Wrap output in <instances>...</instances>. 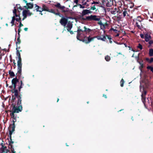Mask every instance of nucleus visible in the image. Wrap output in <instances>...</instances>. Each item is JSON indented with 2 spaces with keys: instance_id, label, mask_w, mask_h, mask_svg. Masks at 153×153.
Returning <instances> with one entry per match:
<instances>
[{
  "instance_id": "obj_18",
  "label": "nucleus",
  "mask_w": 153,
  "mask_h": 153,
  "mask_svg": "<svg viewBox=\"0 0 153 153\" xmlns=\"http://www.w3.org/2000/svg\"><path fill=\"white\" fill-rule=\"evenodd\" d=\"M42 8H41V10L42 11L43 10L45 11H47V10H48V8L45 4H42Z\"/></svg>"
},
{
  "instance_id": "obj_13",
  "label": "nucleus",
  "mask_w": 153,
  "mask_h": 153,
  "mask_svg": "<svg viewBox=\"0 0 153 153\" xmlns=\"http://www.w3.org/2000/svg\"><path fill=\"white\" fill-rule=\"evenodd\" d=\"M29 13V10H25L23 11L22 12L23 16V18L22 19V20H24L27 17V15L28 14V13Z\"/></svg>"
},
{
  "instance_id": "obj_32",
  "label": "nucleus",
  "mask_w": 153,
  "mask_h": 153,
  "mask_svg": "<svg viewBox=\"0 0 153 153\" xmlns=\"http://www.w3.org/2000/svg\"><path fill=\"white\" fill-rule=\"evenodd\" d=\"M92 6H91L90 9L92 10H94L96 9V8L95 7L96 6V5L94 4V5H91Z\"/></svg>"
},
{
  "instance_id": "obj_7",
  "label": "nucleus",
  "mask_w": 153,
  "mask_h": 153,
  "mask_svg": "<svg viewBox=\"0 0 153 153\" xmlns=\"http://www.w3.org/2000/svg\"><path fill=\"white\" fill-rule=\"evenodd\" d=\"M80 27H78L77 30V36L79 38H82V35H84L83 34V30L81 29Z\"/></svg>"
},
{
  "instance_id": "obj_57",
  "label": "nucleus",
  "mask_w": 153,
  "mask_h": 153,
  "mask_svg": "<svg viewBox=\"0 0 153 153\" xmlns=\"http://www.w3.org/2000/svg\"><path fill=\"white\" fill-rule=\"evenodd\" d=\"M103 96L105 97V98H107V97L106 95H105V94H103Z\"/></svg>"
},
{
  "instance_id": "obj_58",
  "label": "nucleus",
  "mask_w": 153,
  "mask_h": 153,
  "mask_svg": "<svg viewBox=\"0 0 153 153\" xmlns=\"http://www.w3.org/2000/svg\"><path fill=\"white\" fill-rule=\"evenodd\" d=\"M24 30L25 31H27V30L28 28H27L26 27L24 29Z\"/></svg>"
},
{
  "instance_id": "obj_17",
  "label": "nucleus",
  "mask_w": 153,
  "mask_h": 153,
  "mask_svg": "<svg viewBox=\"0 0 153 153\" xmlns=\"http://www.w3.org/2000/svg\"><path fill=\"white\" fill-rule=\"evenodd\" d=\"M47 11H48L49 12H51V13H53L56 15L60 16V14L58 13H56L55 12V11L54 10H53V9L49 10V9H48V10H47Z\"/></svg>"
},
{
  "instance_id": "obj_37",
  "label": "nucleus",
  "mask_w": 153,
  "mask_h": 153,
  "mask_svg": "<svg viewBox=\"0 0 153 153\" xmlns=\"http://www.w3.org/2000/svg\"><path fill=\"white\" fill-rule=\"evenodd\" d=\"M123 14L124 17L125 16L128 14L127 12L126 9L123 12Z\"/></svg>"
},
{
  "instance_id": "obj_26",
  "label": "nucleus",
  "mask_w": 153,
  "mask_h": 153,
  "mask_svg": "<svg viewBox=\"0 0 153 153\" xmlns=\"http://www.w3.org/2000/svg\"><path fill=\"white\" fill-rule=\"evenodd\" d=\"M15 113V112H13V111H12V110L11 112L10 113V114L11 115V116L12 118H14V121H16V120L15 118L14 117V113Z\"/></svg>"
},
{
  "instance_id": "obj_55",
  "label": "nucleus",
  "mask_w": 153,
  "mask_h": 153,
  "mask_svg": "<svg viewBox=\"0 0 153 153\" xmlns=\"http://www.w3.org/2000/svg\"><path fill=\"white\" fill-rule=\"evenodd\" d=\"M138 62L139 63V64L140 65V64H143V61L142 60H141V61H138V60H137Z\"/></svg>"
},
{
  "instance_id": "obj_8",
  "label": "nucleus",
  "mask_w": 153,
  "mask_h": 153,
  "mask_svg": "<svg viewBox=\"0 0 153 153\" xmlns=\"http://www.w3.org/2000/svg\"><path fill=\"white\" fill-rule=\"evenodd\" d=\"M69 17L65 18L63 17L60 21V23L61 25L63 26H65L68 22V19Z\"/></svg>"
},
{
  "instance_id": "obj_16",
  "label": "nucleus",
  "mask_w": 153,
  "mask_h": 153,
  "mask_svg": "<svg viewBox=\"0 0 153 153\" xmlns=\"http://www.w3.org/2000/svg\"><path fill=\"white\" fill-rule=\"evenodd\" d=\"M83 30L84 34L85 32H86L87 33H89L92 30L90 29L87 28L85 26H84Z\"/></svg>"
},
{
  "instance_id": "obj_21",
  "label": "nucleus",
  "mask_w": 153,
  "mask_h": 153,
  "mask_svg": "<svg viewBox=\"0 0 153 153\" xmlns=\"http://www.w3.org/2000/svg\"><path fill=\"white\" fill-rule=\"evenodd\" d=\"M26 5L27 6L28 8L29 9H31L33 7V4L30 3H27Z\"/></svg>"
},
{
  "instance_id": "obj_5",
  "label": "nucleus",
  "mask_w": 153,
  "mask_h": 153,
  "mask_svg": "<svg viewBox=\"0 0 153 153\" xmlns=\"http://www.w3.org/2000/svg\"><path fill=\"white\" fill-rule=\"evenodd\" d=\"M55 6L61 10L63 12L65 13L68 12V9H64L65 8V7L64 6L61 5L59 3H57L55 5Z\"/></svg>"
},
{
  "instance_id": "obj_60",
  "label": "nucleus",
  "mask_w": 153,
  "mask_h": 153,
  "mask_svg": "<svg viewBox=\"0 0 153 153\" xmlns=\"http://www.w3.org/2000/svg\"><path fill=\"white\" fill-rule=\"evenodd\" d=\"M131 50L134 52L135 51L134 50L133 48H131Z\"/></svg>"
},
{
  "instance_id": "obj_64",
  "label": "nucleus",
  "mask_w": 153,
  "mask_h": 153,
  "mask_svg": "<svg viewBox=\"0 0 153 153\" xmlns=\"http://www.w3.org/2000/svg\"><path fill=\"white\" fill-rule=\"evenodd\" d=\"M12 153H15L16 152L14 151V150H12Z\"/></svg>"
},
{
  "instance_id": "obj_2",
  "label": "nucleus",
  "mask_w": 153,
  "mask_h": 153,
  "mask_svg": "<svg viewBox=\"0 0 153 153\" xmlns=\"http://www.w3.org/2000/svg\"><path fill=\"white\" fill-rule=\"evenodd\" d=\"M96 38V36L94 37H90V36L88 37H86L85 35H82V38H79V37L77 36V39L80 41H82L83 42H84L86 44H88L90 43L91 42L93 41L94 39Z\"/></svg>"
},
{
  "instance_id": "obj_63",
  "label": "nucleus",
  "mask_w": 153,
  "mask_h": 153,
  "mask_svg": "<svg viewBox=\"0 0 153 153\" xmlns=\"http://www.w3.org/2000/svg\"><path fill=\"white\" fill-rule=\"evenodd\" d=\"M128 47L129 48V50H131V47L130 46H128Z\"/></svg>"
},
{
  "instance_id": "obj_40",
  "label": "nucleus",
  "mask_w": 153,
  "mask_h": 153,
  "mask_svg": "<svg viewBox=\"0 0 153 153\" xmlns=\"http://www.w3.org/2000/svg\"><path fill=\"white\" fill-rule=\"evenodd\" d=\"M112 30H113L114 32L117 31V30L116 29H114L113 28H111L109 30V32H110Z\"/></svg>"
},
{
  "instance_id": "obj_43",
  "label": "nucleus",
  "mask_w": 153,
  "mask_h": 153,
  "mask_svg": "<svg viewBox=\"0 0 153 153\" xmlns=\"http://www.w3.org/2000/svg\"><path fill=\"white\" fill-rule=\"evenodd\" d=\"M20 40L19 39V37L17 39V42H16V44H20Z\"/></svg>"
},
{
  "instance_id": "obj_22",
  "label": "nucleus",
  "mask_w": 153,
  "mask_h": 153,
  "mask_svg": "<svg viewBox=\"0 0 153 153\" xmlns=\"http://www.w3.org/2000/svg\"><path fill=\"white\" fill-rule=\"evenodd\" d=\"M36 10L37 11L41 12V8L36 4L35 5Z\"/></svg>"
},
{
  "instance_id": "obj_59",
  "label": "nucleus",
  "mask_w": 153,
  "mask_h": 153,
  "mask_svg": "<svg viewBox=\"0 0 153 153\" xmlns=\"http://www.w3.org/2000/svg\"><path fill=\"white\" fill-rule=\"evenodd\" d=\"M17 5V7H18V6H19V8H20L21 9V7L20 6L19 4H18V5Z\"/></svg>"
},
{
  "instance_id": "obj_45",
  "label": "nucleus",
  "mask_w": 153,
  "mask_h": 153,
  "mask_svg": "<svg viewBox=\"0 0 153 153\" xmlns=\"http://www.w3.org/2000/svg\"><path fill=\"white\" fill-rule=\"evenodd\" d=\"M148 42H149V44L150 45H151L153 43V40H150Z\"/></svg>"
},
{
  "instance_id": "obj_4",
  "label": "nucleus",
  "mask_w": 153,
  "mask_h": 153,
  "mask_svg": "<svg viewBox=\"0 0 153 153\" xmlns=\"http://www.w3.org/2000/svg\"><path fill=\"white\" fill-rule=\"evenodd\" d=\"M13 93L14 94V96H16L17 99V103L18 104H21V97L20 95L18 94L17 90L14 89V90L13 92Z\"/></svg>"
},
{
  "instance_id": "obj_12",
  "label": "nucleus",
  "mask_w": 153,
  "mask_h": 153,
  "mask_svg": "<svg viewBox=\"0 0 153 153\" xmlns=\"http://www.w3.org/2000/svg\"><path fill=\"white\" fill-rule=\"evenodd\" d=\"M9 152L7 147L3 146L1 148L0 153H8Z\"/></svg>"
},
{
  "instance_id": "obj_14",
  "label": "nucleus",
  "mask_w": 153,
  "mask_h": 153,
  "mask_svg": "<svg viewBox=\"0 0 153 153\" xmlns=\"http://www.w3.org/2000/svg\"><path fill=\"white\" fill-rule=\"evenodd\" d=\"M72 27V24L71 22H69L67 24L66 26L67 30L69 31Z\"/></svg>"
},
{
  "instance_id": "obj_29",
  "label": "nucleus",
  "mask_w": 153,
  "mask_h": 153,
  "mask_svg": "<svg viewBox=\"0 0 153 153\" xmlns=\"http://www.w3.org/2000/svg\"><path fill=\"white\" fill-rule=\"evenodd\" d=\"M124 79L122 78L120 82V85L121 87H123L124 86Z\"/></svg>"
},
{
  "instance_id": "obj_27",
  "label": "nucleus",
  "mask_w": 153,
  "mask_h": 153,
  "mask_svg": "<svg viewBox=\"0 0 153 153\" xmlns=\"http://www.w3.org/2000/svg\"><path fill=\"white\" fill-rule=\"evenodd\" d=\"M78 0H77V7H79L80 8H84L85 6L83 5H81L79 4L78 3Z\"/></svg>"
},
{
  "instance_id": "obj_49",
  "label": "nucleus",
  "mask_w": 153,
  "mask_h": 153,
  "mask_svg": "<svg viewBox=\"0 0 153 153\" xmlns=\"http://www.w3.org/2000/svg\"><path fill=\"white\" fill-rule=\"evenodd\" d=\"M149 63H151L153 62V58L152 57L150 59H149Z\"/></svg>"
},
{
  "instance_id": "obj_39",
  "label": "nucleus",
  "mask_w": 153,
  "mask_h": 153,
  "mask_svg": "<svg viewBox=\"0 0 153 153\" xmlns=\"http://www.w3.org/2000/svg\"><path fill=\"white\" fill-rule=\"evenodd\" d=\"M96 38H97V39L98 40H101L103 41V39L102 38V37L101 36H96Z\"/></svg>"
},
{
  "instance_id": "obj_62",
  "label": "nucleus",
  "mask_w": 153,
  "mask_h": 153,
  "mask_svg": "<svg viewBox=\"0 0 153 153\" xmlns=\"http://www.w3.org/2000/svg\"><path fill=\"white\" fill-rule=\"evenodd\" d=\"M69 32H70V33L71 34H72L73 33V32L72 31H71L70 30V31Z\"/></svg>"
},
{
  "instance_id": "obj_28",
  "label": "nucleus",
  "mask_w": 153,
  "mask_h": 153,
  "mask_svg": "<svg viewBox=\"0 0 153 153\" xmlns=\"http://www.w3.org/2000/svg\"><path fill=\"white\" fill-rule=\"evenodd\" d=\"M15 20V16H13L12 18V20L11 22V23L12 24L11 26H13L14 24Z\"/></svg>"
},
{
  "instance_id": "obj_19",
  "label": "nucleus",
  "mask_w": 153,
  "mask_h": 153,
  "mask_svg": "<svg viewBox=\"0 0 153 153\" xmlns=\"http://www.w3.org/2000/svg\"><path fill=\"white\" fill-rule=\"evenodd\" d=\"M136 25L138 27V28L139 29H140L141 28V21H138L137 22V21H136Z\"/></svg>"
},
{
  "instance_id": "obj_61",
  "label": "nucleus",
  "mask_w": 153,
  "mask_h": 153,
  "mask_svg": "<svg viewBox=\"0 0 153 153\" xmlns=\"http://www.w3.org/2000/svg\"><path fill=\"white\" fill-rule=\"evenodd\" d=\"M31 13H30V12L29 11V13H28V15H29L30 16V15H31Z\"/></svg>"
},
{
  "instance_id": "obj_23",
  "label": "nucleus",
  "mask_w": 153,
  "mask_h": 153,
  "mask_svg": "<svg viewBox=\"0 0 153 153\" xmlns=\"http://www.w3.org/2000/svg\"><path fill=\"white\" fill-rule=\"evenodd\" d=\"M106 36L107 37L108 39L109 40V42L110 43H112V39L111 38V36L110 35H106Z\"/></svg>"
},
{
  "instance_id": "obj_15",
  "label": "nucleus",
  "mask_w": 153,
  "mask_h": 153,
  "mask_svg": "<svg viewBox=\"0 0 153 153\" xmlns=\"http://www.w3.org/2000/svg\"><path fill=\"white\" fill-rule=\"evenodd\" d=\"M113 5L112 0H107L106 5L107 7H110Z\"/></svg>"
},
{
  "instance_id": "obj_38",
  "label": "nucleus",
  "mask_w": 153,
  "mask_h": 153,
  "mask_svg": "<svg viewBox=\"0 0 153 153\" xmlns=\"http://www.w3.org/2000/svg\"><path fill=\"white\" fill-rule=\"evenodd\" d=\"M136 21H137V22H138V21H141V22L142 21V19L140 17L138 16L136 19Z\"/></svg>"
},
{
  "instance_id": "obj_56",
  "label": "nucleus",
  "mask_w": 153,
  "mask_h": 153,
  "mask_svg": "<svg viewBox=\"0 0 153 153\" xmlns=\"http://www.w3.org/2000/svg\"><path fill=\"white\" fill-rule=\"evenodd\" d=\"M21 30L20 27V28L19 27V29L18 30L19 34V33L20 32Z\"/></svg>"
},
{
  "instance_id": "obj_36",
  "label": "nucleus",
  "mask_w": 153,
  "mask_h": 153,
  "mask_svg": "<svg viewBox=\"0 0 153 153\" xmlns=\"http://www.w3.org/2000/svg\"><path fill=\"white\" fill-rule=\"evenodd\" d=\"M18 68H22V64L21 62H18Z\"/></svg>"
},
{
  "instance_id": "obj_53",
  "label": "nucleus",
  "mask_w": 153,
  "mask_h": 153,
  "mask_svg": "<svg viewBox=\"0 0 153 153\" xmlns=\"http://www.w3.org/2000/svg\"><path fill=\"white\" fill-rule=\"evenodd\" d=\"M23 26V25L22 24V23H21V22H20L19 25V28L21 27H22Z\"/></svg>"
},
{
  "instance_id": "obj_25",
  "label": "nucleus",
  "mask_w": 153,
  "mask_h": 153,
  "mask_svg": "<svg viewBox=\"0 0 153 153\" xmlns=\"http://www.w3.org/2000/svg\"><path fill=\"white\" fill-rule=\"evenodd\" d=\"M16 9L14 7V9L13 10V13L14 15L13 16H15V17H17L18 16V15L16 14Z\"/></svg>"
},
{
  "instance_id": "obj_10",
  "label": "nucleus",
  "mask_w": 153,
  "mask_h": 153,
  "mask_svg": "<svg viewBox=\"0 0 153 153\" xmlns=\"http://www.w3.org/2000/svg\"><path fill=\"white\" fill-rule=\"evenodd\" d=\"M18 82V79L16 77L13 78L12 80V85L14 89L16 88V84Z\"/></svg>"
},
{
  "instance_id": "obj_50",
  "label": "nucleus",
  "mask_w": 153,
  "mask_h": 153,
  "mask_svg": "<svg viewBox=\"0 0 153 153\" xmlns=\"http://www.w3.org/2000/svg\"><path fill=\"white\" fill-rule=\"evenodd\" d=\"M17 55L18 56V58L21 57L20 56V54L19 51H18L17 53Z\"/></svg>"
},
{
  "instance_id": "obj_46",
  "label": "nucleus",
  "mask_w": 153,
  "mask_h": 153,
  "mask_svg": "<svg viewBox=\"0 0 153 153\" xmlns=\"http://www.w3.org/2000/svg\"><path fill=\"white\" fill-rule=\"evenodd\" d=\"M111 13L112 14H115L116 13V11L115 10H111Z\"/></svg>"
},
{
  "instance_id": "obj_24",
  "label": "nucleus",
  "mask_w": 153,
  "mask_h": 153,
  "mask_svg": "<svg viewBox=\"0 0 153 153\" xmlns=\"http://www.w3.org/2000/svg\"><path fill=\"white\" fill-rule=\"evenodd\" d=\"M149 55L150 56H153V49H151L149 50Z\"/></svg>"
},
{
  "instance_id": "obj_30",
  "label": "nucleus",
  "mask_w": 153,
  "mask_h": 153,
  "mask_svg": "<svg viewBox=\"0 0 153 153\" xmlns=\"http://www.w3.org/2000/svg\"><path fill=\"white\" fill-rule=\"evenodd\" d=\"M105 59L108 62L111 59V58L109 56L107 55L105 57Z\"/></svg>"
},
{
  "instance_id": "obj_6",
  "label": "nucleus",
  "mask_w": 153,
  "mask_h": 153,
  "mask_svg": "<svg viewBox=\"0 0 153 153\" xmlns=\"http://www.w3.org/2000/svg\"><path fill=\"white\" fill-rule=\"evenodd\" d=\"M13 124L12 125H10L9 128L10 132L9 134L10 135H11L15 131V126L14 123L16 122V120H13Z\"/></svg>"
},
{
  "instance_id": "obj_51",
  "label": "nucleus",
  "mask_w": 153,
  "mask_h": 153,
  "mask_svg": "<svg viewBox=\"0 0 153 153\" xmlns=\"http://www.w3.org/2000/svg\"><path fill=\"white\" fill-rule=\"evenodd\" d=\"M21 86H20L19 87V88L18 89L20 90L21 88H22V81H21Z\"/></svg>"
},
{
  "instance_id": "obj_44",
  "label": "nucleus",
  "mask_w": 153,
  "mask_h": 153,
  "mask_svg": "<svg viewBox=\"0 0 153 153\" xmlns=\"http://www.w3.org/2000/svg\"><path fill=\"white\" fill-rule=\"evenodd\" d=\"M102 38L103 39V41H105V40H106V37H107L106 36H103L102 35Z\"/></svg>"
},
{
  "instance_id": "obj_54",
  "label": "nucleus",
  "mask_w": 153,
  "mask_h": 153,
  "mask_svg": "<svg viewBox=\"0 0 153 153\" xmlns=\"http://www.w3.org/2000/svg\"><path fill=\"white\" fill-rule=\"evenodd\" d=\"M149 63V59L148 58H146L145 59Z\"/></svg>"
},
{
  "instance_id": "obj_33",
  "label": "nucleus",
  "mask_w": 153,
  "mask_h": 153,
  "mask_svg": "<svg viewBox=\"0 0 153 153\" xmlns=\"http://www.w3.org/2000/svg\"><path fill=\"white\" fill-rule=\"evenodd\" d=\"M16 97L14 95H13L12 96V105H14V104L13 103V102L15 100H16Z\"/></svg>"
},
{
  "instance_id": "obj_1",
  "label": "nucleus",
  "mask_w": 153,
  "mask_h": 153,
  "mask_svg": "<svg viewBox=\"0 0 153 153\" xmlns=\"http://www.w3.org/2000/svg\"><path fill=\"white\" fill-rule=\"evenodd\" d=\"M92 13L91 11L85 9L83 10L81 16L80 17L81 19L85 21H98L97 24L100 26L101 28L102 29L101 27L102 26L105 27V25L102 23L101 21L100 20L101 18L99 16L91 15L90 16H86L85 18L84 17V16L89 13Z\"/></svg>"
},
{
  "instance_id": "obj_34",
  "label": "nucleus",
  "mask_w": 153,
  "mask_h": 153,
  "mask_svg": "<svg viewBox=\"0 0 153 153\" xmlns=\"http://www.w3.org/2000/svg\"><path fill=\"white\" fill-rule=\"evenodd\" d=\"M147 68L148 69H150L151 71L153 73V67L151 66H148Z\"/></svg>"
},
{
  "instance_id": "obj_42",
  "label": "nucleus",
  "mask_w": 153,
  "mask_h": 153,
  "mask_svg": "<svg viewBox=\"0 0 153 153\" xmlns=\"http://www.w3.org/2000/svg\"><path fill=\"white\" fill-rule=\"evenodd\" d=\"M21 18L19 17V16L18 15V16L15 19V20H16V21L19 22Z\"/></svg>"
},
{
  "instance_id": "obj_48",
  "label": "nucleus",
  "mask_w": 153,
  "mask_h": 153,
  "mask_svg": "<svg viewBox=\"0 0 153 153\" xmlns=\"http://www.w3.org/2000/svg\"><path fill=\"white\" fill-rule=\"evenodd\" d=\"M143 67V64H140V69H142Z\"/></svg>"
},
{
  "instance_id": "obj_9",
  "label": "nucleus",
  "mask_w": 153,
  "mask_h": 153,
  "mask_svg": "<svg viewBox=\"0 0 153 153\" xmlns=\"http://www.w3.org/2000/svg\"><path fill=\"white\" fill-rule=\"evenodd\" d=\"M147 94V92L146 91L143 90V93L141 95V99L142 102L144 103V105H145L146 103V97L145 96Z\"/></svg>"
},
{
  "instance_id": "obj_35",
  "label": "nucleus",
  "mask_w": 153,
  "mask_h": 153,
  "mask_svg": "<svg viewBox=\"0 0 153 153\" xmlns=\"http://www.w3.org/2000/svg\"><path fill=\"white\" fill-rule=\"evenodd\" d=\"M137 48H139L140 50H141L143 49V47L142 45L140 44L139 43L138 45L137 46Z\"/></svg>"
},
{
  "instance_id": "obj_31",
  "label": "nucleus",
  "mask_w": 153,
  "mask_h": 153,
  "mask_svg": "<svg viewBox=\"0 0 153 153\" xmlns=\"http://www.w3.org/2000/svg\"><path fill=\"white\" fill-rule=\"evenodd\" d=\"M9 74L11 76L14 77L15 76V74L14 72L11 71H9Z\"/></svg>"
},
{
  "instance_id": "obj_41",
  "label": "nucleus",
  "mask_w": 153,
  "mask_h": 153,
  "mask_svg": "<svg viewBox=\"0 0 153 153\" xmlns=\"http://www.w3.org/2000/svg\"><path fill=\"white\" fill-rule=\"evenodd\" d=\"M22 72V68H18V73L21 74Z\"/></svg>"
},
{
  "instance_id": "obj_47",
  "label": "nucleus",
  "mask_w": 153,
  "mask_h": 153,
  "mask_svg": "<svg viewBox=\"0 0 153 153\" xmlns=\"http://www.w3.org/2000/svg\"><path fill=\"white\" fill-rule=\"evenodd\" d=\"M140 36L141 38L143 39L145 38V36H144V35L142 34H140Z\"/></svg>"
},
{
  "instance_id": "obj_11",
  "label": "nucleus",
  "mask_w": 153,
  "mask_h": 153,
  "mask_svg": "<svg viewBox=\"0 0 153 153\" xmlns=\"http://www.w3.org/2000/svg\"><path fill=\"white\" fill-rule=\"evenodd\" d=\"M145 41L147 42L149 41L151 39H152L151 36L150 34H149L148 33H147L146 34H145V38H144Z\"/></svg>"
},
{
  "instance_id": "obj_3",
  "label": "nucleus",
  "mask_w": 153,
  "mask_h": 153,
  "mask_svg": "<svg viewBox=\"0 0 153 153\" xmlns=\"http://www.w3.org/2000/svg\"><path fill=\"white\" fill-rule=\"evenodd\" d=\"M21 104H18L17 103V105L14 106L13 107L12 111H13V112L19 113L22 110V107Z\"/></svg>"
},
{
  "instance_id": "obj_52",
  "label": "nucleus",
  "mask_w": 153,
  "mask_h": 153,
  "mask_svg": "<svg viewBox=\"0 0 153 153\" xmlns=\"http://www.w3.org/2000/svg\"><path fill=\"white\" fill-rule=\"evenodd\" d=\"M19 59L17 63L19 62H21V57H19L18 58Z\"/></svg>"
},
{
  "instance_id": "obj_20",
  "label": "nucleus",
  "mask_w": 153,
  "mask_h": 153,
  "mask_svg": "<svg viewBox=\"0 0 153 153\" xmlns=\"http://www.w3.org/2000/svg\"><path fill=\"white\" fill-rule=\"evenodd\" d=\"M100 4V2L99 1H93V2L91 3V5L94 4L96 5V6H99V4Z\"/></svg>"
}]
</instances>
